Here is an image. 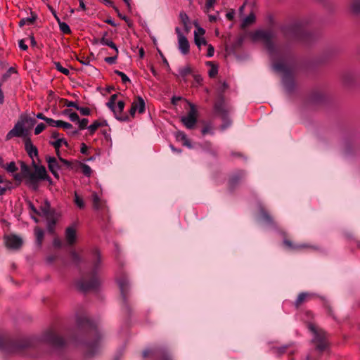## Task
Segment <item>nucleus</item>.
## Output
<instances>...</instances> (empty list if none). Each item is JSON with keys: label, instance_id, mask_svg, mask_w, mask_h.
Returning a JSON list of instances; mask_svg holds the SVG:
<instances>
[{"label": "nucleus", "instance_id": "nucleus-51", "mask_svg": "<svg viewBox=\"0 0 360 360\" xmlns=\"http://www.w3.org/2000/svg\"><path fill=\"white\" fill-rule=\"evenodd\" d=\"M79 124V127L80 129H84L87 127L89 120L86 118H83L82 120L79 119V121H77Z\"/></svg>", "mask_w": 360, "mask_h": 360}, {"label": "nucleus", "instance_id": "nucleus-3", "mask_svg": "<svg viewBox=\"0 0 360 360\" xmlns=\"http://www.w3.org/2000/svg\"><path fill=\"white\" fill-rule=\"evenodd\" d=\"M34 340L32 338H22L11 340L7 336H0V350L8 353L21 352L24 349L33 346Z\"/></svg>", "mask_w": 360, "mask_h": 360}, {"label": "nucleus", "instance_id": "nucleus-53", "mask_svg": "<svg viewBox=\"0 0 360 360\" xmlns=\"http://www.w3.org/2000/svg\"><path fill=\"white\" fill-rule=\"evenodd\" d=\"M195 27L196 30L194 31V35L196 34L197 36L200 37L204 36L205 30L203 28L198 26V25H196Z\"/></svg>", "mask_w": 360, "mask_h": 360}, {"label": "nucleus", "instance_id": "nucleus-56", "mask_svg": "<svg viewBox=\"0 0 360 360\" xmlns=\"http://www.w3.org/2000/svg\"><path fill=\"white\" fill-rule=\"evenodd\" d=\"M262 216L264 220H265L267 222H271L272 219L270 215L265 211L262 210Z\"/></svg>", "mask_w": 360, "mask_h": 360}, {"label": "nucleus", "instance_id": "nucleus-23", "mask_svg": "<svg viewBox=\"0 0 360 360\" xmlns=\"http://www.w3.org/2000/svg\"><path fill=\"white\" fill-rule=\"evenodd\" d=\"M12 183L0 175V195L5 194L7 190L11 189Z\"/></svg>", "mask_w": 360, "mask_h": 360}, {"label": "nucleus", "instance_id": "nucleus-8", "mask_svg": "<svg viewBox=\"0 0 360 360\" xmlns=\"http://www.w3.org/2000/svg\"><path fill=\"white\" fill-rule=\"evenodd\" d=\"M22 173L25 179V184L34 191H37L39 188V182L41 181L35 174L32 172L25 165L22 166Z\"/></svg>", "mask_w": 360, "mask_h": 360}, {"label": "nucleus", "instance_id": "nucleus-30", "mask_svg": "<svg viewBox=\"0 0 360 360\" xmlns=\"http://www.w3.org/2000/svg\"><path fill=\"white\" fill-rule=\"evenodd\" d=\"M284 245L290 250H300L305 248V245L302 244H294L292 241L285 239L283 240Z\"/></svg>", "mask_w": 360, "mask_h": 360}, {"label": "nucleus", "instance_id": "nucleus-2", "mask_svg": "<svg viewBox=\"0 0 360 360\" xmlns=\"http://www.w3.org/2000/svg\"><path fill=\"white\" fill-rule=\"evenodd\" d=\"M71 257L72 262L79 266L80 268L84 264L81 278L77 282L78 288L84 292L97 289L101 284L98 274L101 257L98 250L94 249L91 252L88 257L89 259L88 262L84 261L82 255L75 250L71 252Z\"/></svg>", "mask_w": 360, "mask_h": 360}, {"label": "nucleus", "instance_id": "nucleus-26", "mask_svg": "<svg viewBox=\"0 0 360 360\" xmlns=\"http://www.w3.org/2000/svg\"><path fill=\"white\" fill-rule=\"evenodd\" d=\"M107 122L105 120L100 121L96 120L90 126L88 127V129L89 130V133L91 135L94 134V132L98 129V127L106 126Z\"/></svg>", "mask_w": 360, "mask_h": 360}, {"label": "nucleus", "instance_id": "nucleus-5", "mask_svg": "<svg viewBox=\"0 0 360 360\" xmlns=\"http://www.w3.org/2000/svg\"><path fill=\"white\" fill-rule=\"evenodd\" d=\"M117 95L113 94L110 96L107 106L112 110L115 117L120 121H130L129 114L123 113L125 103L123 101H119L115 105Z\"/></svg>", "mask_w": 360, "mask_h": 360}, {"label": "nucleus", "instance_id": "nucleus-18", "mask_svg": "<svg viewBox=\"0 0 360 360\" xmlns=\"http://www.w3.org/2000/svg\"><path fill=\"white\" fill-rule=\"evenodd\" d=\"M25 148L27 153L32 159L38 155V150L37 147L33 145L30 138L25 140Z\"/></svg>", "mask_w": 360, "mask_h": 360}, {"label": "nucleus", "instance_id": "nucleus-35", "mask_svg": "<svg viewBox=\"0 0 360 360\" xmlns=\"http://www.w3.org/2000/svg\"><path fill=\"white\" fill-rule=\"evenodd\" d=\"M194 41L196 46L200 49L201 46H206L207 45V42L205 39V38L203 36H197L195 34Z\"/></svg>", "mask_w": 360, "mask_h": 360}, {"label": "nucleus", "instance_id": "nucleus-1", "mask_svg": "<svg viewBox=\"0 0 360 360\" xmlns=\"http://www.w3.org/2000/svg\"><path fill=\"white\" fill-rule=\"evenodd\" d=\"M252 41L264 42L273 60L274 69L283 74V82L290 90L293 84L294 66L287 60L284 51L272 42L273 33L269 30H257L249 34Z\"/></svg>", "mask_w": 360, "mask_h": 360}, {"label": "nucleus", "instance_id": "nucleus-40", "mask_svg": "<svg viewBox=\"0 0 360 360\" xmlns=\"http://www.w3.org/2000/svg\"><path fill=\"white\" fill-rule=\"evenodd\" d=\"M56 127H61L65 129H70L73 128L70 123L64 122L63 120H57Z\"/></svg>", "mask_w": 360, "mask_h": 360}, {"label": "nucleus", "instance_id": "nucleus-50", "mask_svg": "<svg viewBox=\"0 0 360 360\" xmlns=\"http://www.w3.org/2000/svg\"><path fill=\"white\" fill-rule=\"evenodd\" d=\"M46 128V125L44 123H39L37 125L34 129V134L38 135L41 133Z\"/></svg>", "mask_w": 360, "mask_h": 360}, {"label": "nucleus", "instance_id": "nucleus-42", "mask_svg": "<svg viewBox=\"0 0 360 360\" xmlns=\"http://www.w3.org/2000/svg\"><path fill=\"white\" fill-rule=\"evenodd\" d=\"M81 171L82 174H84L86 176H90L92 172L91 168L86 165V164H82L81 166Z\"/></svg>", "mask_w": 360, "mask_h": 360}, {"label": "nucleus", "instance_id": "nucleus-28", "mask_svg": "<svg viewBox=\"0 0 360 360\" xmlns=\"http://www.w3.org/2000/svg\"><path fill=\"white\" fill-rule=\"evenodd\" d=\"M31 17L21 19L19 22V26L22 27L25 25H32L37 18V15L33 13H31Z\"/></svg>", "mask_w": 360, "mask_h": 360}, {"label": "nucleus", "instance_id": "nucleus-33", "mask_svg": "<svg viewBox=\"0 0 360 360\" xmlns=\"http://www.w3.org/2000/svg\"><path fill=\"white\" fill-rule=\"evenodd\" d=\"M255 21V16L253 13H250L248 15L242 22V27L245 28L251 24L254 23Z\"/></svg>", "mask_w": 360, "mask_h": 360}, {"label": "nucleus", "instance_id": "nucleus-55", "mask_svg": "<svg viewBox=\"0 0 360 360\" xmlns=\"http://www.w3.org/2000/svg\"><path fill=\"white\" fill-rule=\"evenodd\" d=\"M214 53V46L211 44H207V56L210 58L212 57Z\"/></svg>", "mask_w": 360, "mask_h": 360}, {"label": "nucleus", "instance_id": "nucleus-25", "mask_svg": "<svg viewBox=\"0 0 360 360\" xmlns=\"http://www.w3.org/2000/svg\"><path fill=\"white\" fill-rule=\"evenodd\" d=\"M106 34H107L105 33V35L99 40V43L101 45L108 46L114 49L115 53H118L119 51L116 44L110 39L105 37Z\"/></svg>", "mask_w": 360, "mask_h": 360}, {"label": "nucleus", "instance_id": "nucleus-34", "mask_svg": "<svg viewBox=\"0 0 360 360\" xmlns=\"http://www.w3.org/2000/svg\"><path fill=\"white\" fill-rule=\"evenodd\" d=\"M74 202L75 205L79 208V209H84L85 207V203L82 198H81L77 192L75 193L74 195Z\"/></svg>", "mask_w": 360, "mask_h": 360}, {"label": "nucleus", "instance_id": "nucleus-4", "mask_svg": "<svg viewBox=\"0 0 360 360\" xmlns=\"http://www.w3.org/2000/svg\"><path fill=\"white\" fill-rule=\"evenodd\" d=\"M91 339L85 343L86 353L88 356H92L100 349L102 344V336L97 327H93L91 331Z\"/></svg>", "mask_w": 360, "mask_h": 360}, {"label": "nucleus", "instance_id": "nucleus-46", "mask_svg": "<svg viewBox=\"0 0 360 360\" xmlns=\"http://www.w3.org/2000/svg\"><path fill=\"white\" fill-rule=\"evenodd\" d=\"M39 211L41 212L39 216L47 217L49 214V205L46 203L44 206H41Z\"/></svg>", "mask_w": 360, "mask_h": 360}, {"label": "nucleus", "instance_id": "nucleus-44", "mask_svg": "<svg viewBox=\"0 0 360 360\" xmlns=\"http://www.w3.org/2000/svg\"><path fill=\"white\" fill-rule=\"evenodd\" d=\"M115 73L121 77L123 84L130 83L129 78L124 72L120 70H115Z\"/></svg>", "mask_w": 360, "mask_h": 360}, {"label": "nucleus", "instance_id": "nucleus-12", "mask_svg": "<svg viewBox=\"0 0 360 360\" xmlns=\"http://www.w3.org/2000/svg\"><path fill=\"white\" fill-rule=\"evenodd\" d=\"M117 283L119 285L121 296L124 304H127V299L129 295V283L127 276L122 273L117 276Z\"/></svg>", "mask_w": 360, "mask_h": 360}, {"label": "nucleus", "instance_id": "nucleus-16", "mask_svg": "<svg viewBox=\"0 0 360 360\" xmlns=\"http://www.w3.org/2000/svg\"><path fill=\"white\" fill-rule=\"evenodd\" d=\"M46 160L50 172L56 178H58L59 175L58 171L60 167L57 159L54 157L47 156Z\"/></svg>", "mask_w": 360, "mask_h": 360}, {"label": "nucleus", "instance_id": "nucleus-21", "mask_svg": "<svg viewBox=\"0 0 360 360\" xmlns=\"http://www.w3.org/2000/svg\"><path fill=\"white\" fill-rule=\"evenodd\" d=\"M314 295L309 292H301L298 295L297 298L295 302L296 308L300 307L304 302L312 299Z\"/></svg>", "mask_w": 360, "mask_h": 360}, {"label": "nucleus", "instance_id": "nucleus-60", "mask_svg": "<svg viewBox=\"0 0 360 360\" xmlns=\"http://www.w3.org/2000/svg\"><path fill=\"white\" fill-rule=\"evenodd\" d=\"M154 351L151 349H146L143 352V357H148L152 354H153Z\"/></svg>", "mask_w": 360, "mask_h": 360}, {"label": "nucleus", "instance_id": "nucleus-15", "mask_svg": "<svg viewBox=\"0 0 360 360\" xmlns=\"http://www.w3.org/2000/svg\"><path fill=\"white\" fill-rule=\"evenodd\" d=\"M5 243L8 248L17 250L22 245V240L16 235H10L5 237Z\"/></svg>", "mask_w": 360, "mask_h": 360}, {"label": "nucleus", "instance_id": "nucleus-64", "mask_svg": "<svg viewBox=\"0 0 360 360\" xmlns=\"http://www.w3.org/2000/svg\"><path fill=\"white\" fill-rule=\"evenodd\" d=\"M59 161L67 167H70L71 165L70 162H69L68 160H67L61 157H59Z\"/></svg>", "mask_w": 360, "mask_h": 360}, {"label": "nucleus", "instance_id": "nucleus-59", "mask_svg": "<svg viewBox=\"0 0 360 360\" xmlns=\"http://www.w3.org/2000/svg\"><path fill=\"white\" fill-rule=\"evenodd\" d=\"M29 207L33 214H35L37 215L41 214V212H39V211L33 205V204L30 203Z\"/></svg>", "mask_w": 360, "mask_h": 360}, {"label": "nucleus", "instance_id": "nucleus-7", "mask_svg": "<svg viewBox=\"0 0 360 360\" xmlns=\"http://www.w3.org/2000/svg\"><path fill=\"white\" fill-rule=\"evenodd\" d=\"M43 340L55 347H62L66 344V340L58 335L54 328H50L44 333Z\"/></svg>", "mask_w": 360, "mask_h": 360}, {"label": "nucleus", "instance_id": "nucleus-58", "mask_svg": "<svg viewBox=\"0 0 360 360\" xmlns=\"http://www.w3.org/2000/svg\"><path fill=\"white\" fill-rule=\"evenodd\" d=\"M80 111L81 114L83 115H89L90 114V109L89 108L84 107V108H79L77 109Z\"/></svg>", "mask_w": 360, "mask_h": 360}, {"label": "nucleus", "instance_id": "nucleus-11", "mask_svg": "<svg viewBox=\"0 0 360 360\" xmlns=\"http://www.w3.org/2000/svg\"><path fill=\"white\" fill-rule=\"evenodd\" d=\"M190 110L188 115L181 118L182 123L187 129H193L197 122V110L195 105L189 103Z\"/></svg>", "mask_w": 360, "mask_h": 360}, {"label": "nucleus", "instance_id": "nucleus-27", "mask_svg": "<svg viewBox=\"0 0 360 360\" xmlns=\"http://www.w3.org/2000/svg\"><path fill=\"white\" fill-rule=\"evenodd\" d=\"M176 137L177 140L182 141L184 146L191 148V142L184 132L178 131Z\"/></svg>", "mask_w": 360, "mask_h": 360}, {"label": "nucleus", "instance_id": "nucleus-17", "mask_svg": "<svg viewBox=\"0 0 360 360\" xmlns=\"http://www.w3.org/2000/svg\"><path fill=\"white\" fill-rule=\"evenodd\" d=\"M65 240L69 245L75 244L77 240L76 229L74 226H69L65 229Z\"/></svg>", "mask_w": 360, "mask_h": 360}, {"label": "nucleus", "instance_id": "nucleus-37", "mask_svg": "<svg viewBox=\"0 0 360 360\" xmlns=\"http://www.w3.org/2000/svg\"><path fill=\"white\" fill-rule=\"evenodd\" d=\"M214 128L211 123H205L202 129V134H213Z\"/></svg>", "mask_w": 360, "mask_h": 360}, {"label": "nucleus", "instance_id": "nucleus-43", "mask_svg": "<svg viewBox=\"0 0 360 360\" xmlns=\"http://www.w3.org/2000/svg\"><path fill=\"white\" fill-rule=\"evenodd\" d=\"M207 64L211 65V69L209 70V76L212 78L215 77L218 72L217 68L213 65L212 62H207Z\"/></svg>", "mask_w": 360, "mask_h": 360}, {"label": "nucleus", "instance_id": "nucleus-22", "mask_svg": "<svg viewBox=\"0 0 360 360\" xmlns=\"http://www.w3.org/2000/svg\"><path fill=\"white\" fill-rule=\"evenodd\" d=\"M35 174L41 180H46L49 178L46 168L44 166H39L34 161L32 162Z\"/></svg>", "mask_w": 360, "mask_h": 360}, {"label": "nucleus", "instance_id": "nucleus-62", "mask_svg": "<svg viewBox=\"0 0 360 360\" xmlns=\"http://www.w3.org/2000/svg\"><path fill=\"white\" fill-rule=\"evenodd\" d=\"M19 47L24 51H26L28 48L22 39L19 41Z\"/></svg>", "mask_w": 360, "mask_h": 360}, {"label": "nucleus", "instance_id": "nucleus-49", "mask_svg": "<svg viewBox=\"0 0 360 360\" xmlns=\"http://www.w3.org/2000/svg\"><path fill=\"white\" fill-rule=\"evenodd\" d=\"M118 56V53L115 52V55L110 57H106L105 58V61L108 64H115L116 63L117 58Z\"/></svg>", "mask_w": 360, "mask_h": 360}, {"label": "nucleus", "instance_id": "nucleus-19", "mask_svg": "<svg viewBox=\"0 0 360 360\" xmlns=\"http://www.w3.org/2000/svg\"><path fill=\"white\" fill-rule=\"evenodd\" d=\"M24 129L22 124H17L15 127L7 134L6 139H10L12 137H20L22 136Z\"/></svg>", "mask_w": 360, "mask_h": 360}, {"label": "nucleus", "instance_id": "nucleus-20", "mask_svg": "<svg viewBox=\"0 0 360 360\" xmlns=\"http://www.w3.org/2000/svg\"><path fill=\"white\" fill-rule=\"evenodd\" d=\"M245 176L243 171H238L231 176L229 179V185L231 188H234L239 182H240Z\"/></svg>", "mask_w": 360, "mask_h": 360}, {"label": "nucleus", "instance_id": "nucleus-38", "mask_svg": "<svg viewBox=\"0 0 360 360\" xmlns=\"http://www.w3.org/2000/svg\"><path fill=\"white\" fill-rule=\"evenodd\" d=\"M352 11L354 14H360V0H352Z\"/></svg>", "mask_w": 360, "mask_h": 360}, {"label": "nucleus", "instance_id": "nucleus-14", "mask_svg": "<svg viewBox=\"0 0 360 360\" xmlns=\"http://www.w3.org/2000/svg\"><path fill=\"white\" fill-rule=\"evenodd\" d=\"M146 104L144 100L141 96H137L134 98L131 105L129 110L130 119L134 117L136 112L142 114L145 112Z\"/></svg>", "mask_w": 360, "mask_h": 360}, {"label": "nucleus", "instance_id": "nucleus-29", "mask_svg": "<svg viewBox=\"0 0 360 360\" xmlns=\"http://www.w3.org/2000/svg\"><path fill=\"white\" fill-rule=\"evenodd\" d=\"M34 234L36 237L37 243L38 244V245H41L44 240V231L39 227H36L34 229Z\"/></svg>", "mask_w": 360, "mask_h": 360}, {"label": "nucleus", "instance_id": "nucleus-6", "mask_svg": "<svg viewBox=\"0 0 360 360\" xmlns=\"http://www.w3.org/2000/svg\"><path fill=\"white\" fill-rule=\"evenodd\" d=\"M309 329L314 334L313 342L316 345V350L319 352L326 350L328 344L326 333L312 323L309 325Z\"/></svg>", "mask_w": 360, "mask_h": 360}, {"label": "nucleus", "instance_id": "nucleus-39", "mask_svg": "<svg viewBox=\"0 0 360 360\" xmlns=\"http://www.w3.org/2000/svg\"><path fill=\"white\" fill-rule=\"evenodd\" d=\"M54 65L56 70L60 72L67 76L70 75V70L68 68L63 67L59 62H55Z\"/></svg>", "mask_w": 360, "mask_h": 360}, {"label": "nucleus", "instance_id": "nucleus-57", "mask_svg": "<svg viewBox=\"0 0 360 360\" xmlns=\"http://www.w3.org/2000/svg\"><path fill=\"white\" fill-rule=\"evenodd\" d=\"M69 118L72 122H77L79 117L77 113L73 112L69 113Z\"/></svg>", "mask_w": 360, "mask_h": 360}, {"label": "nucleus", "instance_id": "nucleus-45", "mask_svg": "<svg viewBox=\"0 0 360 360\" xmlns=\"http://www.w3.org/2000/svg\"><path fill=\"white\" fill-rule=\"evenodd\" d=\"M191 73V68L189 66L182 68L179 70V75L181 77L184 78Z\"/></svg>", "mask_w": 360, "mask_h": 360}, {"label": "nucleus", "instance_id": "nucleus-48", "mask_svg": "<svg viewBox=\"0 0 360 360\" xmlns=\"http://www.w3.org/2000/svg\"><path fill=\"white\" fill-rule=\"evenodd\" d=\"M215 3V0H205V12L208 13L210 12Z\"/></svg>", "mask_w": 360, "mask_h": 360}, {"label": "nucleus", "instance_id": "nucleus-10", "mask_svg": "<svg viewBox=\"0 0 360 360\" xmlns=\"http://www.w3.org/2000/svg\"><path fill=\"white\" fill-rule=\"evenodd\" d=\"M214 110L215 113L220 116L224 122H227V124L225 126H223V128L224 129L227 127L231 123L228 118L229 108L226 106L223 98H219L215 102L214 105Z\"/></svg>", "mask_w": 360, "mask_h": 360}, {"label": "nucleus", "instance_id": "nucleus-54", "mask_svg": "<svg viewBox=\"0 0 360 360\" xmlns=\"http://www.w3.org/2000/svg\"><path fill=\"white\" fill-rule=\"evenodd\" d=\"M64 105L68 106V107H72V108H76L77 110L79 109V106L77 105V104L74 102V101H68L67 99H65L64 100Z\"/></svg>", "mask_w": 360, "mask_h": 360}, {"label": "nucleus", "instance_id": "nucleus-47", "mask_svg": "<svg viewBox=\"0 0 360 360\" xmlns=\"http://www.w3.org/2000/svg\"><path fill=\"white\" fill-rule=\"evenodd\" d=\"M180 19L184 25V27H186L189 24V18L188 16L184 12L180 13Z\"/></svg>", "mask_w": 360, "mask_h": 360}, {"label": "nucleus", "instance_id": "nucleus-61", "mask_svg": "<svg viewBox=\"0 0 360 360\" xmlns=\"http://www.w3.org/2000/svg\"><path fill=\"white\" fill-rule=\"evenodd\" d=\"M46 122L49 124L50 126L56 127L57 120H54L51 118L48 117V119L46 120Z\"/></svg>", "mask_w": 360, "mask_h": 360}, {"label": "nucleus", "instance_id": "nucleus-63", "mask_svg": "<svg viewBox=\"0 0 360 360\" xmlns=\"http://www.w3.org/2000/svg\"><path fill=\"white\" fill-rule=\"evenodd\" d=\"M80 151H81V153L82 154H86L87 153L88 147H87V146L85 143H82Z\"/></svg>", "mask_w": 360, "mask_h": 360}, {"label": "nucleus", "instance_id": "nucleus-24", "mask_svg": "<svg viewBox=\"0 0 360 360\" xmlns=\"http://www.w3.org/2000/svg\"><path fill=\"white\" fill-rule=\"evenodd\" d=\"M92 202L94 208L96 210H102L105 207V202L98 197L96 193L92 194Z\"/></svg>", "mask_w": 360, "mask_h": 360}, {"label": "nucleus", "instance_id": "nucleus-32", "mask_svg": "<svg viewBox=\"0 0 360 360\" xmlns=\"http://www.w3.org/2000/svg\"><path fill=\"white\" fill-rule=\"evenodd\" d=\"M18 72L15 68H10L3 75L1 79V84L6 82L12 75L17 74Z\"/></svg>", "mask_w": 360, "mask_h": 360}, {"label": "nucleus", "instance_id": "nucleus-13", "mask_svg": "<svg viewBox=\"0 0 360 360\" xmlns=\"http://www.w3.org/2000/svg\"><path fill=\"white\" fill-rule=\"evenodd\" d=\"M175 32L178 38V49L183 55H186L190 51V44L186 36L179 27H176Z\"/></svg>", "mask_w": 360, "mask_h": 360}, {"label": "nucleus", "instance_id": "nucleus-9", "mask_svg": "<svg viewBox=\"0 0 360 360\" xmlns=\"http://www.w3.org/2000/svg\"><path fill=\"white\" fill-rule=\"evenodd\" d=\"M285 34L295 40H304L308 34L305 28L300 24L291 25L285 30Z\"/></svg>", "mask_w": 360, "mask_h": 360}, {"label": "nucleus", "instance_id": "nucleus-36", "mask_svg": "<svg viewBox=\"0 0 360 360\" xmlns=\"http://www.w3.org/2000/svg\"><path fill=\"white\" fill-rule=\"evenodd\" d=\"M50 143L53 146L55 149L60 148L63 144L68 146L67 141L63 138L57 139L55 141L50 142Z\"/></svg>", "mask_w": 360, "mask_h": 360}, {"label": "nucleus", "instance_id": "nucleus-52", "mask_svg": "<svg viewBox=\"0 0 360 360\" xmlns=\"http://www.w3.org/2000/svg\"><path fill=\"white\" fill-rule=\"evenodd\" d=\"M6 169L8 172H15L18 170V167L14 162H11L8 164Z\"/></svg>", "mask_w": 360, "mask_h": 360}, {"label": "nucleus", "instance_id": "nucleus-41", "mask_svg": "<svg viewBox=\"0 0 360 360\" xmlns=\"http://www.w3.org/2000/svg\"><path fill=\"white\" fill-rule=\"evenodd\" d=\"M59 27L60 30L65 34H69L71 33V30L66 22H60Z\"/></svg>", "mask_w": 360, "mask_h": 360}, {"label": "nucleus", "instance_id": "nucleus-31", "mask_svg": "<svg viewBox=\"0 0 360 360\" xmlns=\"http://www.w3.org/2000/svg\"><path fill=\"white\" fill-rule=\"evenodd\" d=\"M94 58L93 53H91L89 56H79L77 57V60L83 65H89L90 64L91 60Z\"/></svg>", "mask_w": 360, "mask_h": 360}]
</instances>
